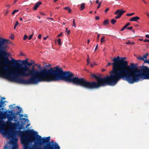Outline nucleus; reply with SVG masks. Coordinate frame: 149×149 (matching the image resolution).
<instances>
[{
    "mask_svg": "<svg viewBox=\"0 0 149 149\" xmlns=\"http://www.w3.org/2000/svg\"><path fill=\"white\" fill-rule=\"evenodd\" d=\"M43 63H44L43 65H51V64H49V63H48L47 65L46 63H45L44 62H43Z\"/></svg>",
    "mask_w": 149,
    "mask_h": 149,
    "instance_id": "nucleus-39",
    "label": "nucleus"
},
{
    "mask_svg": "<svg viewBox=\"0 0 149 149\" xmlns=\"http://www.w3.org/2000/svg\"><path fill=\"white\" fill-rule=\"evenodd\" d=\"M74 74L70 71L64 72L58 66L48 69H44V81H51L60 80L78 84L79 78L75 77H72Z\"/></svg>",
    "mask_w": 149,
    "mask_h": 149,
    "instance_id": "nucleus-4",
    "label": "nucleus"
},
{
    "mask_svg": "<svg viewBox=\"0 0 149 149\" xmlns=\"http://www.w3.org/2000/svg\"><path fill=\"white\" fill-rule=\"evenodd\" d=\"M10 38L12 39L13 40L14 39V36L13 35H12L10 37Z\"/></svg>",
    "mask_w": 149,
    "mask_h": 149,
    "instance_id": "nucleus-41",
    "label": "nucleus"
},
{
    "mask_svg": "<svg viewBox=\"0 0 149 149\" xmlns=\"http://www.w3.org/2000/svg\"><path fill=\"white\" fill-rule=\"evenodd\" d=\"M145 36L146 38H149V34L146 35Z\"/></svg>",
    "mask_w": 149,
    "mask_h": 149,
    "instance_id": "nucleus-45",
    "label": "nucleus"
},
{
    "mask_svg": "<svg viewBox=\"0 0 149 149\" xmlns=\"http://www.w3.org/2000/svg\"><path fill=\"white\" fill-rule=\"evenodd\" d=\"M63 8L65 10H68L69 13H71V12L72 10L68 6L65 7Z\"/></svg>",
    "mask_w": 149,
    "mask_h": 149,
    "instance_id": "nucleus-17",
    "label": "nucleus"
},
{
    "mask_svg": "<svg viewBox=\"0 0 149 149\" xmlns=\"http://www.w3.org/2000/svg\"><path fill=\"white\" fill-rule=\"evenodd\" d=\"M105 38V37L103 36L101 38V43L104 42L105 41V40L104 39Z\"/></svg>",
    "mask_w": 149,
    "mask_h": 149,
    "instance_id": "nucleus-24",
    "label": "nucleus"
},
{
    "mask_svg": "<svg viewBox=\"0 0 149 149\" xmlns=\"http://www.w3.org/2000/svg\"><path fill=\"white\" fill-rule=\"evenodd\" d=\"M4 103V102H2V101H1V102L0 103V108L1 107H2V105Z\"/></svg>",
    "mask_w": 149,
    "mask_h": 149,
    "instance_id": "nucleus-40",
    "label": "nucleus"
},
{
    "mask_svg": "<svg viewBox=\"0 0 149 149\" xmlns=\"http://www.w3.org/2000/svg\"><path fill=\"white\" fill-rule=\"evenodd\" d=\"M144 42H149V40L146 39L143 41Z\"/></svg>",
    "mask_w": 149,
    "mask_h": 149,
    "instance_id": "nucleus-42",
    "label": "nucleus"
},
{
    "mask_svg": "<svg viewBox=\"0 0 149 149\" xmlns=\"http://www.w3.org/2000/svg\"><path fill=\"white\" fill-rule=\"evenodd\" d=\"M48 38V36H47V37H44L43 38V40H45Z\"/></svg>",
    "mask_w": 149,
    "mask_h": 149,
    "instance_id": "nucleus-47",
    "label": "nucleus"
},
{
    "mask_svg": "<svg viewBox=\"0 0 149 149\" xmlns=\"http://www.w3.org/2000/svg\"><path fill=\"white\" fill-rule=\"evenodd\" d=\"M85 4L84 3H83L81 5V6L80 8V10H82L84 9L85 8Z\"/></svg>",
    "mask_w": 149,
    "mask_h": 149,
    "instance_id": "nucleus-15",
    "label": "nucleus"
},
{
    "mask_svg": "<svg viewBox=\"0 0 149 149\" xmlns=\"http://www.w3.org/2000/svg\"><path fill=\"white\" fill-rule=\"evenodd\" d=\"M19 24V22H18L17 21H16V23H15V24L14 26V29H15V28H16V26L18 25Z\"/></svg>",
    "mask_w": 149,
    "mask_h": 149,
    "instance_id": "nucleus-25",
    "label": "nucleus"
},
{
    "mask_svg": "<svg viewBox=\"0 0 149 149\" xmlns=\"http://www.w3.org/2000/svg\"><path fill=\"white\" fill-rule=\"evenodd\" d=\"M148 55V53H146L145 55H143L142 56L143 58V59L144 60L147 59V57Z\"/></svg>",
    "mask_w": 149,
    "mask_h": 149,
    "instance_id": "nucleus-20",
    "label": "nucleus"
},
{
    "mask_svg": "<svg viewBox=\"0 0 149 149\" xmlns=\"http://www.w3.org/2000/svg\"><path fill=\"white\" fill-rule=\"evenodd\" d=\"M41 34H39L38 36V38L39 39H40L41 38Z\"/></svg>",
    "mask_w": 149,
    "mask_h": 149,
    "instance_id": "nucleus-46",
    "label": "nucleus"
},
{
    "mask_svg": "<svg viewBox=\"0 0 149 149\" xmlns=\"http://www.w3.org/2000/svg\"><path fill=\"white\" fill-rule=\"evenodd\" d=\"M42 3L40 1L37 2L35 4V6L33 8V9L34 10H37V8L40 6V5Z\"/></svg>",
    "mask_w": 149,
    "mask_h": 149,
    "instance_id": "nucleus-13",
    "label": "nucleus"
},
{
    "mask_svg": "<svg viewBox=\"0 0 149 149\" xmlns=\"http://www.w3.org/2000/svg\"><path fill=\"white\" fill-rule=\"evenodd\" d=\"M98 47V45H96V47L95 48V51L96 50V49H97Z\"/></svg>",
    "mask_w": 149,
    "mask_h": 149,
    "instance_id": "nucleus-48",
    "label": "nucleus"
},
{
    "mask_svg": "<svg viewBox=\"0 0 149 149\" xmlns=\"http://www.w3.org/2000/svg\"><path fill=\"white\" fill-rule=\"evenodd\" d=\"M87 63H88V64L89 62V59H88L87 60Z\"/></svg>",
    "mask_w": 149,
    "mask_h": 149,
    "instance_id": "nucleus-57",
    "label": "nucleus"
},
{
    "mask_svg": "<svg viewBox=\"0 0 149 149\" xmlns=\"http://www.w3.org/2000/svg\"><path fill=\"white\" fill-rule=\"evenodd\" d=\"M100 34H98L97 35V41H98L99 40V37H100Z\"/></svg>",
    "mask_w": 149,
    "mask_h": 149,
    "instance_id": "nucleus-38",
    "label": "nucleus"
},
{
    "mask_svg": "<svg viewBox=\"0 0 149 149\" xmlns=\"http://www.w3.org/2000/svg\"><path fill=\"white\" fill-rule=\"evenodd\" d=\"M130 25V22H128V23H127L125 26L127 28V27L128 26H129Z\"/></svg>",
    "mask_w": 149,
    "mask_h": 149,
    "instance_id": "nucleus-34",
    "label": "nucleus"
},
{
    "mask_svg": "<svg viewBox=\"0 0 149 149\" xmlns=\"http://www.w3.org/2000/svg\"><path fill=\"white\" fill-rule=\"evenodd\" d=\"M104 25H108L109 24V21L108 19H105L103 22Z\"/></svg>",
    "mask_w": 149,
    "mask_h": 149,
    "instance_id": "nucleus-16",
    "label": "nucleus"
},
{
    "mask_svg": "<svg viewBox=\"0 0 149 149\" xmlns=\"http://www.w3.org/2000/svg\"><path fill=\"white\" fill-rule=\"evenodd\" d=\"M58 0H54L53 2H56L57 1H58Z\"/></svg>",
    "mask_w": 149,
    "mask_h": 149,
    "instance_id": "nucleus-58",
    "label": "nucleus"
},
{
    "mask_svg": "<svg viewBox=\"0 0 149 149\" xmlns=\"http://www.w3.org/2000/svg\"><path fill=\"white\" fill-rule=\"evenodd\" d=\"M38 17L39 19H40V16H37Z\"/></svg>",
    "mask_w": 149,
    "mask_h": 149,
    "instance_id": "nucleus-63",
    "label": "nucleus"
},
{
    "mask_svg": "<svg viewBox=\"0 0 149 149\" xmlns=\"http://www.w3.org/2000/svg\"><path fill=\"white\" fill-rule=\"evenodd\" d=\"M28 38V36L26 35H25L24 36L23 40H26Z\"/></svg>",
    "mask_w": 149,
    "mask_h": 149,
    "instance_id": "nucleus-31",
    "label": "nucleus"
},
{
    "mask_svg": "<svg viewBox=\"0 0 149 149\" xmlns=\"http://www.w3.org/2000/svg\"><path fill=\"white\" fill-rule=\"evenodd\" d=\"M91 76L93 77L96 79L97 80V78L99 77H98L95 74H91Z\"/></svg>",
    "mask_w": 149,
    "mask_h": 149,
    "instance_id": "nucleus-21",
    "label": "nucleus"
},
{
    "mask_svg": "<svg viewBox=\"0 0 149 149\" xmlns=\"http://www.w3.org/2000/svg\"><path fill=\"white\" fill-rule=\"evenodd\" d=\"M47 19H51L52 20H53V19L52 18H50V17H47Z\"/></svg>",
    "mask_w": 149,
    "mask_h": 149,
    "instance_id": "nucleus-52",
    "label": "nucleus"
},
{
    "mask_svg": "<svg viewBox=\"0 0 149 149\" xmlns=\"http://www.w3.org/2000/svg\"><path fill=\"white\" fill-rule=\"evenodd\" d=\"M17 139H13L11 141V144L13 146L12 148L11 149H17L18 148V146L17 144Z\"/></svg>",
    "mask_w": 149,
    "mask_h": 149,
    "instance_id": "nucleus-11",
    "label": "nucleus"
},
{
    "mask_svg": "<svg viewBox=\"0 0 149 149\" xmlns=\"http://www.w3.org/2000/svg\"><path fill=\"white\" fill-rule=\"evenodd\" d=\"M33 36V34H32V35H30L28 38L29 40H31V39L32 38Z\"/></svg>",
    "mask_w": 149,
    "mask_h": 149,
    "instance_id": "nucleus-36",
    "label": "nucleus"
},
{
    "mask_svg": "<svg viewBox=\"0 0 149 149\" xmlns=\"http://www.w3.org/2000/svg\"><path fill=\"white\" fill-rule=\"evenodd\" d=\"M144 63H147L149 65V59L147 60L145 59L143 60Z\"/></svg>",
    "mask_w": 149,
    "mask_h": 149,
    "instance_id": "nucleus-23",
    "label": "nucleus"
},
{
    "mask_svg": "<svg viewBox=\"0 0 149 149\" xmlns=\"http://www.w3.org/2000/svg\"><path fill=\"white\" fill-rule=\"evenodd\" d=\"M10 5H9L8 4V5H7L6 6V7H8V8H9V7H10Z\"/></svg>",
    "mask_w": 149,
    "mask_h": 149,
    "instance_id": "nucleus-55",
    "label": "nucleus"
},
{
    "mask_svg": "<svg viewBox=\"0 0 149 149\" xmlns=\"http://www.w3.org/2000/svg\"><path fill=\"white\" fill-rule=\"evenodd\" d=\"M65 29V31L67 33L68 35L70 33V30H68V28H66Z\"/></svg>",
    "mask_w": 149,
    "mask_h": 149,
    "instance_id": "nucleus-29",
    "label": "nucleus"
},
{
    "mask_svg": "<svg viewBox=\"0 0 149 149\" xmlns=\"http://www.w3.org/2000/svg\"><path fill=\"white\" fill-rule=\"evenodd\" d=\"M130 65H137V64H134L133 63H131Z\"/></svg>",
    "mask_w": 149,
    "mask_h": 149,
    "instance_id": "nucleus-50",
    "label": "nucleus"
},
{
    "mask_svg": "<svg viewBox=\"0 0 149 149\" xmlns=\"http://www.w3.org/2000/svg\"><path fill=\"white\" fill-rule=\"evenodd\" d=\"M133 27L132 26L130 27H128L127 28V29L131 30L133 29Z\"/></svg>",
    "mask_w": 149,
    "mask_h": 149,
    "instance_id": "nucleus-35",
    "label": "nucleus"
},
{
    "mask_svg": "<svg viewBox=\"0 0 149 149\" xmlns=\"http://www.w3.org/2000/svg\"><path fill=\"white\" fill-rule=\"evenodd\" d=\"M89 42H90V40H89H89H88V41H87V43H88V44H89Z\"/></svg>",
    "mask_w": 149,
    "mask_h": 149,
    "instance_id": "nucleus-60",
    "label": "nucleus"
},
{
    "mask_svg": "<svg viewBox=\"0 0 149 149\" xmlns=\"http://www.w3.org/2000/svg\"><path fill=\"white\" fill-rule=\"evenodd\" d=\"M36 132L32 130H29L25 131H19V135L21 138V141L23 145V149H60L58 144L55 143L53 141H51L53 144H49L43 147H38L36 145L42 146L43 144L48 143L50 140V137L42 138L40 136L37 135V141H35V145L31 147V144L33 141L34 137Z\"/></svg>",
    "mask_w": 149,
    "mask_h": 149,
    "instance_id": "nucleus-3",
    "label": "nucleus"
},
{
    "mask_svg": "<svg viewBox=\"0 0 149 149\" xmlns=\"http://www.w3.org/2000/svg\"><path fill=\"white\" fill-rule=\"evenodd\" d=\"M95 2H96V3H99V1L98 0H96L95 1Z\"/></svg>",
    "mask_w": 149,
    "mask_h": 149,
    "instance_id": "nucleus-51",
    "label": "nucleus"
},
{
    "mask_svg": "<svg viewBox=\"0 0 149 149\" xmlns=\"http://www.w3.org/2000/svg\"><path fill=\"white\" fill-rule=\"evenodd\" d=\"M63 33L62 32L61 33L58 35L57 36V37H59L63 35Z\"/></svg>",
    "mask_w": 149,
    "mask_h": 149,
    "instance_id": "nucleus-37",
    "label": "nucleus"
},
{
    "mask_svg": "<svg viewBox=\"0 0 149 149\" xmlns=\"http://www.w3.org/2000/svg\"><path fill=\"white\" fill-rule=\"evenodd\" d=\"M9 41V40L0 37V65H40L28 58L21 60L11 58V60H10L8 58L9 54L6 51Z\"/></svg>",
    "mask_w": 149,
    "mask_h": 149,
    "instance_id": "nucleus-5",
    "label": "nucleus"
},
{
    "mask_svg": "<svg viewBox=\"0 0 149 149\" xmlns=\"http://www.w3.org/2000/svg\"><path fill=\"white\" fill-rule=\"evenodd\" d=\"M19 19L21 21H22L23 20L22 19L21 17Z\"/></svg>",
    "mask_w": 149,
    "mask_h": 149,
    "instance_id": "nucleus-56",
    "label": "nucleus"
},
{
    "mask_svg": "<svg viewBox=\"0 0 149 149\" xmlns=\"http://www.w3.org/2000/svg\"><path fill=\"white\" fill-rule=\"evenodd\" d=\"M126 11L125 10H123L122 9L117 10L115 12L114 14L117 15L118 14V15L115 17V18L116 19L120 18L123 14L125 13Z\"/></svg>",
    "mask_w": 149,
    "mask_h": 149,
    "instance_id": "nucleus-10",
    "label": "nucleus"
},
{
    "mask_svg": "<svg viewBox=\"0 0 149 149\" xmlns=\"http://www.w3.org/2000/svg\"><path fill=\"white\" fill-rule=\"evenodd\" d=\"M8 119L9 121V123H10V124H11L12 125H16V123H13L11 121V120H12L13 119V118L11 117H9L8 118Z\"/></svg>",
    "mask_w": 149,
    "mask_h": 149,
    "instance_id": "nucleus-14",
    "label": "nucleus"
},
{
    "mask_svg": "<svg viewBox=\"0 0 149 149\" xmlns=\"http://www.w3.org/2000/svg\"><path fill=\"white\" fill-rule=\"evenodd\" d=\"M109 10V8H107L105 10V12L106 13Z\"/></svg>",
    "mask_w": 149,
    "mask_h": 149,
    "instance_id": "nucleus-44",
    "label": "nucleus"
},
{
    "mask_svg": "<svg viewBox=\"0 0 149 149\" xmlns=\"http://www.w3.org/2000/svg\"><path fill=\"white\" fill-rule=\"evenodd\" d=\"M125 44H131V45H134L135 44V43L133 42H131L130 40H128V42H126Z\"/></svg>",
    "mask_w": 149,
    "mask_h": 149,
    "instance_id": "nucleus-18",
    "label": "nucleus"
},
{
    "mask_svg": "<svg viewBox=\"0 0 149 149\" xmlns=\"http://www.w3.org/2000/svg\"><path fill=\"white\" fill-rule=\"evenodd\" d=\"M102 4V2H99L98 4V6L97 8V9H98L100 6Z\"/></svg>",
    "mask_w": 149,
    "mask_h": 149,
    "instance_id": "nucleus-32",
    "label": "nucleus"
},
{
    "mask_svg": "<svg viewBox=\"0 0 149 149\" xmlns=\"http://www.w3.org/2000/svg\"><path fill=\"white\" fill-rule=\"evenodd\" d=\"M105 70L104 69H102V71H104Z\"/></svg>",
    "mask_w": 149,
    "mask_h": 149,
    "instance_id": "nucleus-62",
    "label": "nucleus"
},
{
    "mask_svg": "<svg viewBox=\"0 0 149 149\" xmlns=\"http://www.w3.org/2000/svg\"><path fill=\"white\" fill-rule=\"evenodd\" d=\"M3 149H8L7 146L6 145L5 146V148Z\"/></svg>",
    "mask_w": 149,
    "mask_h": 149,
    "instance_id": "nucleus-49",
    "label": "nucleus"
},
{
    "mask_svg": "<svg viewBox=\"0 0 149 149\" xmlns=\"http://www.w3.org/2000/svg\"><path fill=\"white\" fill-rule=\"evenodd\" d=\"M113 66V71L111 72L110 75L104 77H99L97 82L94 81H89L84 78H80L79 79L78 85L86 88L93 89L107 85H114L120 79H125L124 66Z\"/></svg>",
    "mask_w": 149,
    "mask_h": 149,
    "instance_id": "nucleus-2",
    "label": "nucleus"
},
{
    "mask_svg": "<svg viewBox=\"0 0 149 149\" xmlns=\"http://www.w3.org/2000/svg\"><path fill=\"white\" fill-rule=\"evenodd\" d=\"M99 17L98 16H96L95 19L96 20H98L99 19Z\"/></svg>",
    "mask_w": 149,
    "mask_h": 149,
    "instance_id": "nucleus-43",
    "label": "nucleus"
},
{
    "mask_svg": "<svg viewBox=\"0 0 149 149\" xmlns=\"http://www.w3.org/2000/svg\"><path fill=\"white\" fill-rule=\"evenodd\" d=\"M18 11L19 10H14L12 13V14L14 15L16 12H18Z\"/></svg>",
    "mask_w": 149,
    "mask_h": 149,
    "instance_id": "nucleus-28",
    "label": "nucleus"
},
{
    "mask_svg": "<svg viewBox=\"0 0 149 149\" xmlns=\"http://www.w3.org/2000/svg\"><path fill=\"white\" fill-rule=\"evenodd\" d=\"M137 58L140 61H143V56H138L137 57Z\"/></svg>",
    "mask_w": 149,
    "mask_h": 149,
    "instance_id": "nucleus-19",
    "label": "nucleus"
},
{
    "mask_svg": "<svg viewBox=\"0 0 149 149\" xmlns=\"http://www.w3.org/2000/svg\"><path fill=\"white\" fill-rule=\"evenodd\" d=\"M17 0H15L14 1V3H15L17 1Z\"/></svg>",
    "mask_w": 149,
    "mask_h": 149,
    "instance_id": "nucleus-64",
    "label": "nucleus"
},
{
    "mask_svg": "<svg viewBox=\"0 0 149 149\" xmlns=\"http://www.w3.org/2000/svg\"><path fill=\"white\" fill-rule=\"evenodd\" d=\"M125 79L130 83L138 82L141 78L149 79V68L142 66H123Z\"/></svg>",
    "mask_w": 149,
    "mask_h": 149,
    "instance_id": "nucleus-7",
    "label": "nucleus"
},
{
    "mask_svg": "<svg viewBox=\"0 0 149 149\" xmlns=\"http://www.w3.org/2000/svg\"><path fill=\"white\" fill-rule=\"evenodd\" d=\"M117 21V20H115V19H112L111 21V22L112 24H114L115 23V22Z\"/></svg>",
    "mask_w": 149,
    "mask_h": 149,
    "instance_id": "nucleus-22",
    "label": "nucleus"
},
{
    "mask_svg": "<svg viewBox=\"0 0 149 149\" xmlns=\"http://www.w3.org/2000/svg\"><path fill=\"white\" fill-rule=\"evenodd\" d=\"M40 14L42 15H45V14L43 12H41L40 13Z\"/></svg>",
    "mask_w": 149,
    "mask_h": 149,
    "instance_id": "nucleus-53",
    "label": "nucleus"
},
{
    "mask_svg": "<svg viewBox=\"0 0 149 149\" xmlns=\"http://www.w3.org/2000/svg\"><path fill=\"white\" fill-rule=\"evenodd\" d=\"M127 29V27H126L125 26L123 27L122 28V29L120 30V31H123L125 29Z\"/></svg>",
    "mask_w": 149,
    "mask_h": 149,
    "instance_id": "nucleus-33",
    "label": "nucleus"
},
{
    "mask_svg": "<svg viewBox=\"0 0 149 149\" xmlns=\"http://www.w3.org/2000/svg\"><path fill=\"white\" fill-rule=\"evenodd\" d=\"M143 2L146 4H147V3L144 0L143 1Z\"/></svg>",
    "mask_w": 149,
    "mask_h": 149,
    "instance_id": "nucleus-59",
    "label": "nucleus"
},
{
    "mask_svg": "<svg viewBox=\"0 0 149 149\" xmlns=\"http://www.w3.org/2000/svg\"><path fill=\"white\" fill-rule=\"evenodd\" d=\"M125 79L130 83L138 82L141 78L149 79V68L142 66H123Z\"/></svg>",
    "mask_w": 149,
    "mask_h": 149,
    "instance_id": "nucleus-6",
    "label": "nucleus"
},
{
    "mask_svg": "<svg viewBox=\"0 0 149 149\" xmlns=\"http://www.w3.org/2000/svg\"><path fill=\"white\" fill-rule=\"evenodd\" d=\"M140 18L138 16H136L132 17L129 19L130 21H135L137 22V21L140 19Z\"/></svg>",
    "mask_w": 149,
    "mask_h": 149,
    "instance_id": "nucleus-12",
    "label": "nucleus"
},
{
    "mask_svg": "<svg viewBox=\"0 0 149 149\" xmlns=\"http://www.w3.org/2000/svg\"><path fill=\"white\" fill-rule=\"evenodd\" d=\"M126 57H120L118 56L117 57H113L112 61L113 63H108L107 65H128V61L125 60Z\"/></svg>",
    "mask_w": 149,
    "mask_h": 149,
    "instance_id": "nucleus-8",
    "label": "nucleus"
},
{
    "mask_svg": "<svg viewBox=\"0 0 149 149\" xmlns=\"http://www.w3.org/2000/svg\"><path fill=\"white\" fill-rule=\"evenodd\" d=\"M72 26H73L75 27L76 26V24H75V21H74V19H73V24L72 25Z\"/></svg>",
    "mask_w": 149,
    "mask_h": 149,
    "instance_id": "nucleus-30",
    "label": "nucleus"
},
{
    "mask_svg": "<svg viewBox=\"0 0 149 149\" xmlns=\"http://www.w3.org/2000/svg\"><path fill=\"white\" fill-rule=\"evenodd\" d=\"M3 134L7 138H11V139L10 140V143L11 144V141L13 139H17L18 140L17 138L15 137V135L14 133L11 132L9 130H4L3 132Z\"/></svg>",
    "mask_w": 149,
    "mask_h": 149,
    "instance_id": "nucleus-9",
    "label": "nucleus"
},
{
    "mask_svg": "<svg viewBox=\"0 0 149 149\" xmlns=\"http://www.w3.org/2000/svg\"><path fill=\"white\" fill-rule=\"evenodd\" d=\"M8 12H9V11H7L5 15H6L8 14Z\"/></svg>",
    "mask_w": 149,
    "mask_h": 149,
    "instance_id": "nucleus-54",
    "label": "nucleus"
},
{
    "mask_svg": "<svg viewBox=\"0 0 149 149\" xmlns=\"http://www.w3.org/2000/svg\"><path fill=\"white\" fill-rule=\"evenodd\" d=\"M93 11H90V12H89V13H93Z\"/></svg>",
    "mask_w": 149,
    "mask_h": 149,
    "instance_id": "nucleus-61",
    "label": "nucleus"
},
{
    "mask_svg": "<svg viewBox=\"0 0 149 149\" xmlns=\"http://www.w3.org/2000/svg\"><path fill=\"white\" fill-rule=\"evenodd\" d=\"M135 14L134 13H128L127 14L126 16H132Z\"/></svg>",
    "mask_w": 149,
    "mask_h": 149,
    "instance_id": "nucleus-27",
    "label": "nucleus"
},
{
    "mask_svg": "<svg viewBox=\"0 0 149 149\" xmlns=\"http://www.w3.org/2000/svg\"><path fill=\"white\" fill-rule=\"evenodd\" d=\"M58 45H61V39L60 38L58 39Z\"/></svg>",
    "mask_w": 149,
    "mask_h": 149,
    "instance_id": "nucleus-26",
    "label": "nucleus"
},
{
    "mask_svg": "<svg viewBox=\"0 0 149 149\" xmlns=\"http://www.w3.org/2000/svg\"><path fill=\"white\" fill-rule=\"evenodd\" d=\"M28 66H0V77L19 83L36 84L44 81V69L40 72Z\"/></svg>",
    "mask_w": 149,
    "mask_h": 149,
    "instance_id": "nucleus-1",
    "label": "nucleus"
}]
</instances>
